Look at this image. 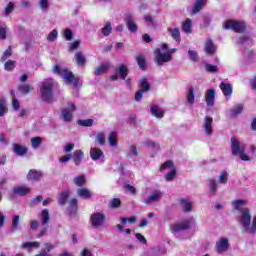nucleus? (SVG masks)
I'll list each match as a JSON object with an SVG mask.
<instances>
[{"mask_svg":"<svg viewBox=\"0 0 256 256\" xmlns=\"http://www.w3.org/2000/svg\"><path fill=\"white\" fill-rule=\"evenodd\" d=\"M86 181L85 175L76 176L74 178V184H76L77 187H83Z\"/></svg>","mask_w":256,"mask_h":256,"instance_id":"obj_46","label":"nucleus"},{"mask_svg":"<svg viewBox=\"0 0 256 256\" xmlns=\"http://www.w3.org/2000/svg\"><path fill=\"white\" fill-rule=\"evenodd\" d=\"M21 229V216L14 215L11 220L10 233H17V231H21Z\"/></svg>","mask_w":256,"mask_h":256,"instance_id":"obj_11","label":"nucleus"},{"mask_svg":"<svg viewBox=\"0 0 256 256\" xmlns=\"http://www.w3.org/2000/svg\"><path fill=\"white\" fill-rule=\"evenodd\" d=\"M78 125L81 127H93V119L78 120Z\"/></svg>","mask_w":256,"mask_h":256,"instance_id":"obj_52","label":"nucleus"},{"mask_svg":"<svg viewBox=\"0 0 256 256\" xmlns=\"http://www.w3.org/2000/svg\"><path fill=\"white\" fill-rule=\"evenodd\" d=\"M115 71L122 81H125L129 75V68H127V66L124 64H121L119 67H117Z\"/></svg>","mask_w":256,"mask_h":256,"instance_id":"obj_18","label":"nucleus"},{"mask_svg":"<svg viewBox=\"0 0 256 256\" xmlns=\"http://www.w3.org/2000/svg\"><path fill=\"white\" fill-rule=\"evenodd\" d=\"M208 189L210 197H215V195H217L218 185L217 180H215V178H210L208 180Z\"/></svg>","mask_w":256,"mask_h":256,"instance_id":"obj_19","label":"nucleus"},{"mask_svg":"<svg viewBox=\"0 0 256 256\" xmlns=\"http://www.w3.org/2000/svg\"><path fill=\"white\" fill-rule=\"evenodd\" d=\"M150 111L154 117H157V119H163V117L165 115V111H163V109H161L157 105H152L150 108Z\"/></svg>","mask_w":256,"mask_h":256,"instance_id":"obj_26","label":"nucleus"},{"mask_svg":"<svg viewBox=\"0 0 256 256\" xmlns=\"http://www.w3.org/2000/svg\"><path fill=\"white\" fill-rule=\"evenodd\" d=\"M90 157L92 161H99V159H103V150L100 148H91Z\"/></svg>","mask_w":256,"mask_h":256,"instance_id":"obj_22","label":"nucleus"},{"mask_svg":"<svg viewBox=\"0 0 256 256\" xmlns=\"http://www.w3.org/2000/svg\"><path fill=\"white\" fill-rule=\"evenodd\" d=\"M186 99L189 105H193V103H195V88H193V86L189 88V91L186 95Z\"/></svg>","mask_w":256,"mask_h":256,"instance_id":"obj_38","label":"nucleus"},{"mask_svg":"<svg viewBox=\"0 0 256 256\" xmlns=\"http://www.w3.org/2000/svg\"><path fill=\"white\" fill-rule=\"evenodd\" d=\"M41 177H43V174L41 173V171H37L35 169L30 170L27 175L28 181H39Z\"/></svg>","mask_w":256,"mask_h":256,"instance_id":"obj_29","label":"nucleus"},{"mask_svg":"<svg viewBox=\"0 0 256 256\" xmlns=\"http://www.w3.org/2000/svg\"><path fill=\"white\" fill-rule=\"evenodd\" d=\"M205 5H207V0H196L192 7L193 15H197V13H199V11H201Z\"/></svg>","mask_w":256,"mask_h":256,"instance_id":"obj_25","label":"nucleus"},{"mask_svg":"<svg viewBox=\"0 0 256 256\" xmlns=\"http://www.w3.org/2000/svg\"><path fill=\"white\" fill-rule=\"evenodd\" d=\"M163 197L161 190H154L149 196L143 197L142 202L144 205H153V203H159Z\"/></svg>","mask_w":256,"mask_h":256,"instance_id":"obj_9","label":"nucleus"},{"mask_svg":"<svg viewBox=\"0 0 256 256\" xmlns=\"http://www.w3.org/2000/svg\"><path fill=\"white\" fill-rule=\"evenodd\" d=\"M42 217V225H49V221L51 219V216L49 215V210L44 209L41 212Z\"/></svg>","mask_w":256,"mask_h":256,"instance_id":"obj_39","label":"nucleus"},{"mask_svg":"<svg viewBox=\"0 0 256 256\" xmlns=\"http://www.w3.org/2000/svg\"><path fill=\"white\" fill-rule=\"evenodd\" d=\"M63 37L66 39V41L73 40V31H71V29H66L63 33Z\"/></svg>","mask_w":256,"mask_h":256,"instance_id":"obj_59","label":"nucleus"},{"mask_svg":"<svg viewBox=\"0 0 256 256\" xmlns=\"http://www.w3.org/2000/svg\"><path fill=\"white\" fill-rule=\"evenodd\" d=\"M39 5L42 11H47L49 9V0H40Z\"/></svg>","mask_w":256,"mask_h":256,"instance_id":"obj_62","label":"nucleus"},{"mask_svg":"<svg viewBox=\"0 0 256 256\" xmlns=\"http://www.w3.org/2000/svg\"><path fill=\"white\" fill-rule=\"evenodd\" d=\"M229 181V173L225 170L220 172V176H219V183H221L222 185L227 184V182Z\"/></svg>","mask_w":256,"mask_h":256,"instance_id":"obj_44","label":"nucleus"},{"mask_svg":"<svg viewBox=\"0 0 256 256\" xmlns=\"http://www.w3.org/2000/svg\"><path fill=\"white\" fill-rule=\"evenodd\" d=\"M18 91H20V93H23L24 95H27L28 93L31 92V86L27 84L20 85L18 86Z\"/></svg>","mask_w":256,"mask_h":256,"instance_id":"obj_55","label":"nucleus"},{"mask_svg":"<svg viewBox=\"0 0 256 256\" xmlns=\"http://www.w3.org/2000/svg\"><path fill=\"white\" fill-rule=\"evenodd\" d=\"M111 31H113V26L111 25V22H107L102 28V34L104 37H109V35H111Z\"/></svg>","mask_w":256,"mask_h":256,"instance_id":"obj_43","label":"nucleus"},{"mask_svg":"<svg viewBox=\"0 0 256 256\" xmlns=\"http://www.w3.org/2000/svg\"><path fill=\"white\" fill-rule=\"evenodd\" d=\"M188 55H189L190 61H193L194 63H197V61H199V55L197 54V51L189 50Z\"/></svg>","mask_w":256,"mask_h":256,"instance_id":"obj_51","label":"nucleus"},{"mask_svg":"<svg viewBox=\"0 0 256 256\" xmlns=\"http://www.w3.org/2000/svg\"><path fill=\"white\" fill-rule=\"evenodd\" d=\"M205 99L207 107H213V105H215V90L208 89L205 94Z\"/></svg>","mask_w":256,"mask_h":256,"instance_id":"obj_17","label":"nucleus"},{"mask_svg":"<svg viewBox=\"0 0 256 256\" xmlns=\"http://www.w3.org/2000/svg\"><path fill=\"white\" fill-rule=\"evenodd\" d=\"M43 143V139L39 136L31 138L32 149H39Z\"/></svg>","mask_w":256,"mask_h":256,"instance_id":"obj_41","label":"nucleus"},{"mask_svg":"<svg viewBox=\"0 0 256 256\" xmlns=\"http://www.w3.org/2000/svg\"><path fill=\"white\" fill-rule=\"evenodd\" d=\"M7 104L5 99H0V117H4L5 113H7Z\"/></svg>","mask_w":256,"mask_h":256,"instance_id":"obj_50","label":"nucleus"},{"mask_svg":"<svg viewBox=\"0 0 256 256\" xmlns=\"http://www.w3.org/2000/svg\"><path fill=\"white\" fill-rule=\"evenodd\" d=\"M57 37H59V32H57V29H54L48 34L47 41L53 43V41H57Z\"/></svg>","mask_w":256,"mask_h":256,"instance_id":"obj_48","label":"nucleus"},{"mask_svg":"<svg viewBox=\"0 0 256 256\" xmlns=\"http://www.w3.org/2000/svg\"><path fill=\"white\" fill-rule=\"evenodd\" d=\"M76 193L81 199H91V197H93L91 190L87 188H79L77 189Z\"/></svg>","mask_w":256,"mask_h":256,"instance_id":"obj_27","label":"nucleus"},{"mask_svg":"<svg viewBox=\"0 0 256 256\" xmlns=\"http://www.w3.org/2000/svg\"><path fill=\"white\" fill-rule=\"evenodd\" d=\"M191 225H195V218L190 217L182 222L176 223L171 226V231L174 233H179V231H187Z\"/></svg>","mask_w":256,"mask_h":256,"instance_id":"obj_7","label":"nucleus"},{"mask_svg":"<svg viewBox=\"0 0 256 256\" xmlns=\"http://www.w3.org/2000/svg\"><path fill=\"white\" fill-rule=\"evenodd\" d=\"M249 42H251V37H249L248 35H243L238 39L237 45H245Z\"/></svg>","mask_w":256,"mask_h":256,"instance_id":"obj_54","label":"nucleus"},{"mask_svg":"<svg viewBox=\"0 0 256 256\" xmlns=\"http://www.w3.org/2000/svg\"><path fill=\"white\" fill-rule=\"evenodd\" d=\"M105 219H107V217L103 213L97 212L92 214V227H102V225L105 224Z\"/></svg>","mask_w":256,"mask_h":256,"instance_id":"obj_10","label":"nucleus"},{"mask_svg":"<svg viewBox=\"0 0 256 256\" xmlns=\"http://www.w3.org/2000/svg\"><path fill=\"white\" fill-rule=\"evenodd\" d=\"M69 195H71V190L62 191L58 197L59 205H65V203H67V199H69Z\"/></svg>","mask_w":256,"mask_h":256,"instance_id":"obj_32","label":"nucleus"},{"mask_svg":"<svg viewBox=\"0 0 256 256\" xmlns=\"http://www.w3.org/2000/svg\"><path fill=\"white\" fill-rule=\"evenodd\" d=\"M126 25L128 29L131 31V33H137V24H135V20L133 19V16L127 15L125 18Z\"/></svg>","mask_w":256,"mask_h":256,"instance_id":"obj_23","label":"nucleus"},{"mask_svg":"<svg viewBox=\"0 0 256 256\" xmlns=\"http://www.w3.org/2000/svg\"><path fill=\"white\" fill-rule=\"evenodd\" d=\"M0 39L2 41L7 39V25L3 22H0Z\"/></svg>","mask_w":256,"mask_h":256,"instance_id":"obj_45","label":"nucleus"},{"mask_svg":"<svg viewBox=\"0 0 256 256\" xmlns=\"http://www.w3.org/2000/svg\"><path fill=\"white\" fill-rule=\"evenodd\" d=\"M244 105L243 104H236L234 105L230 110V117H232V119H235V117H237L238 115H241V113H243V109H244Z\"/></svg>","mask_w":256,"mask_h":256,"instance_id":"obj_20","label":"nucleus"},{"mask_svg":"<svg viewBox=\"0 0 256 256\" xmlns=\"http://www.w3.org/2000/svg\"><path fill=\"white\" fill-rule=\"evenodd\" d=\"M55 82L53 79H46L41 83L40 97L45 103H53V87Z\"/></svg>","mask_w":256,"mask_h":256,"instance_id":"obj_2","label":"nucleus"},{"mask_svg":"<svg viewBox=\"0 0 256 256\" xmlns=\"http://www.w3.org/2000/svg\"><path fill=\"white\" fill-rule=\"evenodd\" d=\"M206 135H208V137H211V135H213V118L206 116L204 118V123L202 125Z\"/></svg>","mask_w":256,"mask_h":256,"instance_id":"obj_12","label":"nucleus"},{"mask_svg":"<svg viewBox=\"0 0 256 256\" xmlns=\"http://www.w3.org/2000/svg\"><path fill=\"white\" fill-rule=\"evenodd\" d=\"M204 51L207 53V55H215L217 51V46L213 43V40L211 38H208L204 44Z\"/></svg>","mask_w":256,"mask_h":256,"instance_id":"obj_15","label":"nucleus"},{"mask_svg":"<svg viewBox=\"0 0 256 256\" xmlns=\"http://www.w3.org/2000/svg\"><path fill=\"white\" fill-rule=\"evenodd\" d=\"M108 143L110 147H117V132H111L108 137Z\"/></svg>","mask_w":256,"mask_h":256,"instance_id":"obj_40","label":"nucleus"},{"mask_svg":"<svg viewBox=\"0 0 256 256\" xmlns=\"http://www.w3.org/2000/svg\"><path fill=\"white\" fill-rule=\"evenodd\" d=\"M48 229H49V224L42 225V229H40V232L37 235V238L40 239V237H44V235H47V230Z\"/></svg>","mask_w":256,"mask_h":256,"instance_id":"obj_63","label":"nucleus"},{"mask_svg":"<svg viewBox=\"0 0 256 256\" xmlns=\"http://www.w3.org/2000/svg\"><path fill=\"white\" fill-rule=\"evenodd\" d=\"M205 69L208 73H217L219 71V68L216 65L212 64H205Z\"/></svg>","mask_w":256,"mask_h":256,"instance_id":"obj_57","label":"nucleus"},{"mask_svg":"<svg viewBox=\"0 0 256 256\" xmlns=\"http://www.w3.org/2000/svg\"><path fill=\"white\" fill-rule=\"evenodd\" d=\"M96 141L99 143V145H105V134L104 133H98L96 135Z\"/></svg>","mask_w":256,"mask_h":256,"instance_id":"obj_61","label":"nucleus"},{"mask_svg":"<svg viewBox=\"0 0 256 256\" xmlns=\"http://www.w3.org/2000/svg\"><path fill=\"white\" fill-rule=\"evenodd\" d=\"M180 207L184 213H191L193 211V205L185 199L180 200Z\"/></svg>","mask_w":256,"mask_h":256,"instance_id":"obj_31","label":"nucleus"},{"mask_svg":"<svg viewBox=\"0 0 256 256\" xmlns=\"http://www.w3.org/2000/svg\"><path fill=\"white\" fill-rule=\"evenodd\" d=\"M14 195H19L20 197H25L31 193V188L27 186H16L13 188Z\"/></svg>","mask_w":256,"mask_h":256,"instance_id":"obj_16","label":"nucleus"},{"mask_svg":"<svg viewBox=\"0 0 256 256\" xmlns=\"http://www.w3.org/2000/svg\"><path fill=\"white\" fill-rule=\"evenodd\" d=\"M127 159H133V157H139V151H137V145L131 144L126 154Z\"/></svg>","mask_w":256,"mask_h":256,"instance_id":"obj_34","label":"nucleus"},{"mask_svg":"<svg viewBox=\"0 0 256 256\" xmlns=\"http://www.w3.org/2000/svg\"><path fill=\"white\" fill-rule=\"evenodd\" d=\"M84 153L81 150H76L73 154L74 165H81V161H83Z\"/></svg>","mask_w":256,"mask_h":256,"instance_id":"obj_33","label":"nucleus"},{"mask_svg":"<svg viewBox=\"0 0 256 256\" xmlns=\"http://www.w3.org/2000/svg\"><path fill=\"white\" fill-rule=\"evenodd\" d=\"M220 89L223 95L226 97L227 101H229V99H231V96L233 95V85L229 83L221 82Z\"/></svg>","mask_w":256,"mask_h":256,"instance_id":"obj_13","label":"nucleus"},{"mask_svg":"<svg viewBox=\"0 0 256 256\" xmlns=\"http://www.w3.org/2000/svg\"><path fill=\"white\" fill-rule=\"evenodd\" d=\"M231 153L234 157H239L242 161H251V157L245 154V145L236 138H231Z\"/></svg>","mask_w":256,"mask_h":256,"instance_id":"obj_4","label":"nucleus"},{"mask_svg":"<svg viewBox=\"0 0 256 256\" xmlns=\"http://www.w3.org/2000/svg\"><path fill=\"white\" fill-rule=\"evenodd\" d=\"M27 147L21 146L20 144H13V152L15 155H18L19 157H24V155H27Z\"/></svg>","mask_w":256,"mask_h":256,"instance_id":"obj_24","label":"nucleus"},{"mask_svg":"<svg viewBox=\"0 0 256 256\" xmlns=\"http://www.w3.org/2000/svg\"><path fill=\"white\" fill-rule=\"evenodd\" d=\"M4 69L5 71H13L15 69V61L13 60H8L4 64Z\"/></svg>","mask_w":256,"mask_h":256,"instance_id":"obj_56","label":"nucleus"},{"mask_svg":"<svg viewBox=\"0 0 256 256\" xmlns=\"http://www.w3.org/2000/svg\"><path fill=\"white\" fill-rule=\"evenodd\" d=\"M247 201L245 200H235L232 202L233 209L238 211V223L242 227V233H249L250 235H255L256 233V216H251V210L245 207ZM252 219V224H251Z\"/></svg>","mask_w":256,"mask_h":256,"instance_id":"obj_1","label":"nucleus"},{"mask_svg":"<svg viewBox=\"0 0 256 256\" xmlns=\"http://www.w3.org/2000/svg\"><path fill=\"white\" fill-rule=\"evenodd\" d=\"M139 87H140V91H144L145 93L151 90V84H149V82L147 81V78H143L139 81Z\"/></svg>","mask_w":256,"mask_h":256,"instance_id":"obj_37","label":"nucleus"},{"mask_svg":"<svg viewBox=\"0 0 256 256\" xmlns=\"http://www.w3.org/2000/svg\"><path fill=\"white\" fill-rule=\"evenodd\" d=\"M136 62L139 69H141L142 71H145V69H147V59L143 54H139L138 56H136Z\"/></svg>","mask_w":256,"mask_h":256,"instance_id":"obj_30","label":"nucleus"},{"mask_svg":"<svg viewBox=\"0 0 256 256\" xmlns=\"http://www.w3.org/2000/svg\"><path fill=\"white\" fill-rule=\"evenodd\" d=\"M74 57L77 65H79L80 67H83V65H85V63L87 62V59L85 58V55L83 54V52L77 51Z\"/></svg>","mask_w":256,"mask_h":256,"instance_id":"obj_35","label":"nucleus"},{"mask_svg":"<svg viewBox=\"0 0 256 256\" xmlns=\"http://www.w3.org/2000/svg\"><path fill=\"white\" fill-rule=\"evenodd\" d=\"M77 109V106L73 102H67V107L62 108L60 117L63 119L65 123H71L73 121V113H75V110Z\"/></svg>","mask_w":256,"mask_h":256,"instance_id":"obj_6","label":"nucleus"},{"mask_svg":"<svg viewBox=\"0 0 256 256\" xmlns=\"http://www.w3.org/2000/svg\"><path fill=\"white\" fill-rule=\"evenodd\" d=\"M167 31L169 33V35L172 37V39H174V41H176L177 43L181 42V31L179 30V28H167Z\"/></svg>","mask_w":256,"mask_h":256,"instance_id":"obj_21","label":"nucleus"},{"mask_svg":"<svg viewBox=\"0 0 256 256\" xmlns=\"http://www.w3.org/2000/svg\"><path fill=\"white\" fill-rule=\"evenodd\" d=\"M109 67H110L109 63H102L100 66L96 68L95 75L96 76L104 75V73L109 71Z\"/></svg>","mask_w":256,"mask_h":256,"instance_id":"obj_36","label":"nucleus"},{"mask_svg":"<svg viewBox=\"0 0 256 256\" xmlns=\"http://www.w3.org/2000/svg\"><path fill=\"white\" fill-rule=\"evenodd\" d=\"M223 27L226 29H233V31L236 33H245V29H247V26L244 24V22L233 20H227L224 22Z\"/></svg>","mask_w":256,"mask_h":256,"instance_id":"obj_8","label":"nucleus"},{"mask_svg":"<svg viewBox=\"0 0 256 256\" xmlns=\"http://www.w3.org/2000/svg\"><path fill=\"white\" fill-rule=\"evenodd\" d=\"M43 201V196L38 195L36 198H33L30 201V207H34V205H39Z\"/></svg>","mask_w":256,"mask_h":256,"instance_id":"obj_60","label":"nucleus"},{"mask_svg":"<svg viewBox=\"0 0 256 256\" xmlns=\"http://www.w3.org/2000/svg\"><path fill=\"white\" fill-rule=\"evenodd\" d=\"M191 26H192V21L190 18L186 19L185 22L182 23V31L184 33H191Z\"/></svg>","mask_w":256,"mask_h":256,"instance_id":"obj_42","label":"nucleus"},{"mask_svg":"<svg viewBox=\"0 0 256 256\" xmlns=\"http://www.w3.org/2000/svg\"><path fill=\"white\" fill-rule=\"evenodd\" d=\"M146 147H150L151 149H154V151H159V144L155 143L152 140H147L145 142Z\"/></svg>","mask_w":256,"mask_h":256,"instance_id":"obj_58","label":"nucleus"},{"mask_svg":"<svg viewBox=\"0 0 256 256\" xmlns=\"http://www.w3.org/2000/svg\"><path fill=\"white\" fill-rule=\"evenodd\" d=\"M173 53H177V48H173L168 50L166 53L161 52L160 48H157L154 51L155 56V63L158 67H162L164 63H169L173 59Z\"/></svg>","mask_w":256,"mask_h":256,"instance_id":"obj_5","label":"nucleus"},{"mask_svg":"<svg viewBox=\"0 0 256 256\" xmlns=\"http://www.w3.org/2000/svg\"><path fill=\"white\" fill-rule=\"evenodd\" d=\"M109 205L112 209H117L121 207V200L119 198H114L109 201Z\"/></svg>","mask_w":256,"mask_h":256,"instance_id":"obj_53","label":"nucleus"},{"mask_svg":"<svg viewBox=\"0 0 256 256\" xmlns=\"http://www.w3.org/2000/svg\"><path fill=\"white\" fill-rule=\"evenodd\" d=\"M175 175H177V171H175V169L171 170L168 174L165 175L166 181H173V179H175Z\"/></svg>","mask_w":256,"mask_h":256,"instance_id":"obj_64","label":"nucleus"},{"mask_svg":"<svg viewBox=\"0 0 256 256\" xmlns=\"http://www.w3.org/2000/svg\"><path fill=\"white\" fill-rule=\"evenodd\" d=\"M229 249V240L227 238H221L216 243V251L217 253H225Z\"/></svg>","mask_w":256,"mask_h":256,"instance_id":"obj_14","label":"nucleus"},{"mask_svg":"<svg viewBox=\"0 0 256 256\" xmlns=\"http://www.w3.org/2000/svg\"><path fill=\"white\" fill-rule=\"evenodd\" d=\"M11 55H13V51H12L11 46H9V47L7 48V50L3 53V55H2V57H1V59H0V61H1L2 63H5V61H6L9 57H11Z\"/></svg>","mask_w":256,"mask_h":256,"instance_id":"obj_49","label":"nucleus"},{"mask_svg":"<svg viewBox=\"0 0 256 256\" xmlns=\"http://www.w3.org/2000/svg\"><path fill=\"white\" fill-rule=\"evenodd\" d=\"M253 63H255V54H253V51H248L244 55L242 65H244V66L253 65Z\"/></svg>","mask_w":256,"mask_h":256,"instance_id":"obj_28","label":"nucleus"},{"mask_svg":"<svg viewBox=\"0 0 256 256\" xmlns=\"http://www.w3.org/2000/svg\"><path fill=\"white\" fill-rule=\"evenodd\" d=\"M53 73L59 75V77H62V79H64V81L67 83H73L74 87H79V78H75V75H73V72H71L69 69L61 68L59 65H55L53 68Z\"/></svg>","mask_w":256,"mask_h":256,"instance_id":"obj_3","label":"nucleus"},{"mask_svg":"<svg viewBox=\"0 0 256 256\" xmlns=\"http://www.w3.org/2000/svg\"><path fill=\"white\" fill-rule=\"evenodd\" d=\"M13 11H15V4H13V2H9L7 6L4 8L5 17H9V15L13 13Z\"/></svg>","mask_w":256,"mask_h":256,"instance_id":"obj_47","label":"nucleus"}]
</instances>
